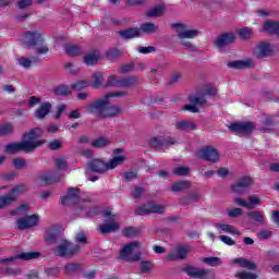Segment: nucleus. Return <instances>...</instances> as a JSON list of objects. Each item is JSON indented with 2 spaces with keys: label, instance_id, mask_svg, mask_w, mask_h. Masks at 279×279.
<instances>
[{
  "label": "nucleus",
  "instance_id": "obj_1",
  "mask_svg": "<svg viewBox=\"0 0 279 279\" xmlns=\"http://www.w3.org/2000/svg\"><path fill=\"white\" fill-rule=\"evenodd\" d=\"M123 96H125V92L109 93L105 97L86 105L85 108L87 112L101 119L119 117V114H121V108L118 105L110 106V99H112V97Z\"/></svg>",
  "mask_w": 279,
  "mask_h": 279
},
{
  "label": "nucleus",
  "instance_id": "obj_21",
  "mask_svg": "<svg viewBox=\"0 0 279 279\" xmlns=\"http://www.w3.org/2000/svg\"><path fill=\"white\" fill-rule=\"evenodd\" d=\"M234 40H236V36L234 35V33H227V34L220 35L216 39L215 45L216 47H218V49H223V47H228V45H232Z\"/></svg>",
  "mask_w": 279,
  "mask_h": 279
},
{
  "label": "nucleus",
  "instance_id": "obj_4",
  "mask_svg": "<svg viewBox=\"0 0 279 279\" xmlns=\"http://www.w3.org/2000/svg\"><path fill=\"white\" fill-rule=\"evenodd\" d=\"M24 191L25 185H16L10 191L9 194L0 195V210L8 208V206H12V204L19 199V196L23 195Z\"/></svg>",
  "mask_w": 279,
  "mask_h": 279
},
{
  "label": "nucleus",
  "instance_id": "obj_43",
  "mask_svg": "<svg viewBox=\"0 0 279 279\" xmlns=\"http://www.w3.org/2000/svg\"><path fill=\"white\" fill-rule=\"evenodd\" d=\"M238 34L240 38H242V40H250V38L254 36V31H252V28L244 27V28H240L238 31Z\"/></svg>",
  "mask_w": 279,
  "mask_h": 279
},
{
  "label": "nucleus",
  "instance_id": "obj_60",
  "mask_svg": "<svg viewBox=\"0 0 279 279\" xmlns=\"http://www.w3.org/2000/svg\"><path fill=\"white\" fill-rule=\"evenodd\" d=\"M74 90H84V88H88L87 81H78L73 85Z\"/></svg>",
  "mask_w": 279,
  "mask_h": 279
},
{
  "label": "nucleus",
  "instance_id": "obj_62",
  "mask_svg": "<svg viewBox=\"0 0 279 279\" xmlns=\"http://www.w3.org/2000/svg\"><path fill=\"white\" fill-rule=\"evenodd\" d=\"M65 69H66V71L72 73V75L80 73V68L75 66V64H73V63H66Z\"/></svg>",
  "mask_w": 279,
  "mask_h": 279
},
{
  "label": "nucleus",
  "instance_id": "obj_6",
  "mask_svg": "<svg viewBox=\"0 0 279 279\" xmlns=\"http://www.w3.org/2000/svg\"><path fill=\"white\" fill-rule=\"evenodd\" d=\"M22 40L26 47H38L45 43V35L40 31H31L24 34Z\"/></svg>",
  "mask_w": 279,
  "mask_h": 279
},
{
  "label": "nucleus",
  "instance_id": "obj_50",
  "mask_svg": "<svg viewBox=\"0 0 279 279\" xmlns=\"http://www.w3.org/2000/svg\"><path fill=\"white\" fill-rule=\"evenodd\" d=\"M106 56L110 62H113V60H117V58H119V56H121V50L110 49L106 52Z\"/></svg>",
  "mask_w": 279,
  "mask_h": 279
},
{
  "label": "nucleus",
  "instance_id": "obj_33",
  "mask_svg": "<svg viewBox=\"0 0 279 279\" xmlns=\"http://www.w3.org/2000/svg\"><path fill=\"white\" fill-rule=\"evenodd\" d=\"M163 12H165V4H158V5L150 8L146 12V16H148L149 19H156L158 16H162Z\"/></svg>",
  "mask_w": 279,
  "mask_h": 279
},
{
  "label": "nucleus",
  "instance_id": "obj_49",
  "mask_svg": "<svg viewBox=\"0 0 279 279\" xmlns=\"http://www.w3.org/2000/svg\"><path fill=\"white\" fill-rule=\"evenodd\" d=\"M235 278L240 279H256L258 278L257 274L248 272V271H240L235 274Z\"/></svg>",
  "mask_w": 279,
  "mask_h": 279
},
{
  "label": "nucleus",
  "instance_id": "obj_59",
  "mask_svg": "<svg viewBox=\"0 0 279 279\" xmlns=\"http://www.w3.org/2000/svg\"><path fill=\"white\" fill-rule=\"evenodd\" d=\"M140 269H141L142 274H149V271H151V263L142 262Z\"/></svg>",
  "mask_w": 279,
  "mask_h": 279
},
{
  "label": "nucleus",
  "instance_id": "obj_64",
  "mask_svg": "<svg viewBox=\"0 0 279 279\" xmlns=\"http://www.w3.org/2000/svg\"><path fill=\"white\" fill-rule=\"evenodd\" d=\"M219 239L220 241H222V243H225V245H235L234 240H232V238L228 235H220Z\"/></svg>",
  "mask_w": 279,
  "mask_h": 279
},
{
  "label": "nucleus",
  "instance_id": "obj_24",
  "mask_svg": "<svg viewBox=\"0 0 279 279\" xmlns=\"http://www.w3.org/2000/svg\"><path fill=\"white\" fill-rule=\"evenodd\" d=\"M151 147H161L162 149L167 148L168 145H175V141L171 137H153L150 141Z\"/></svg>",
  "mask_w": 279,
  "mask_h": 279
},
{
  "label": "nucleus",
  "instance_id": "obj_7",
  "mask_svg": "<svg viewBox=\"0 0 279 279\" xmlns=\"http://www.w3.org/2000/svg\"><path fill=\"white\" fill-rule=\"evenodd\" d=\"M193 252V248L190 245L182 244L173 247L167 256L168 260H185L189 254Z\"/></svg>",
  "mask_w": 279,
  "mask_h": 279
},
{
  "label": "nucleus",
  "instance_id": "obj_42",
  "mask_svg": "<svg viewBox=\"0 0 279 279\" xmlns=\"http://www.w3.org/2000/svg\"><path fill=\"white\" fill-rule=\"evenodd\" d=\"M54 167L58 171H66L69 169V163L66 162V158L59 157L54 161Z\"/></svg>",
  "mask_w": 279,
  "mask_h": 279
},
{
  "label": "nucleus",
  "instance_id": "obj_58",
  "mask_svg": "<svg viewBox=\"0 0 279 279\" xmlns=\"http://www.w3.org/2000/svg\"><path fill=\"white\" fill-rule=\"evenodd\" d=\"M48 147L52 151H56L62 147V142H60L59 140H53L48 144Z\"/></svg>",
  "mask_w": 279,
  "mask_h": 279
},
{
  "label": "nucleus",
  "instance_id": "obj_25",
  "mask_svg": "<svg viewBox=\"0 0 279 279\" xmlns=\"http://www.w3.org/2000/svg\"><path fill=\"white\" fill-rule=\"evenodd\" d=\"M88 169L94 173H106V171H108V165L101 159H94L88 163Z\"/></svg>",
  "mask_w": 279,
  "mask_h": 279
},
{
  "label": "nucleus",
  "instance_id": "obj_54",
  "mask_svg": "<svg viewBox=\"0 0 279 279\" xmlns=\"http://www.w3.org/2000/svg\"><path fill=\"white\" fill-rule=\"evenodd\" d=\"M36 53L37 56H45L47 53H49V46L48 45H38L36 48Z\"/></svg>",
  "mask_w": 279,
  "mask_h": 279
},
{
  "label": "nucleus",
  "instance_id": "obj_28",
  "mask_svg": "<svg viewBox=\"0 0 279 279\" xmlns=\"http://www.w3.org/2000/svg\"><path fill=\"white\" fill-rule=\"evenodd\" d=\"M130 84H132V78L121 80L117 75L109 76L107 81L108 86H130Z\"/></svg>",
  "mask_w": 279,
  "mask_h": 279
},
{
  "label": "nucleus",
  "instance_id": "obj_17",
  "mask_svg": "<svg viewBox=\"0 0 279 279\" xmlns=\"http://www.w3.org/2000/svg\"><path fill=\"white\" fill-rule=\"evenodd\" d=\"M234 203L238 206H242V208H248V210H252L256 208V206H260V198L256 195H251L247 197V201L244 198H235Z\"/></svg>",
  "mask_w": 279,
  "mask_h": 279
},
{
  "label": "nucleus",
  "instance_id": "obj_15",
  "mask_svg": "<svg viewBox=\"0 0 279 279\" xmlns=\"http://www.w3.org/2000/svg\"><path fill=\"white\" fill-rule=\"evenodd\" d=\"M254 128V123L252 122H235L229 126V130L236 132V134H252Z\"/></svg>",
  "mask_w": 279,
  "mask_h": 279
},
{
  "label": "nucleus",
  "instance_id": "obj_52",
  "mask_svg": "<svg viewBox=\"0 0 279 279\" xmlns=\"http://www.w3.org/2000/svg\"><path fill=\"white\" fill-rule=\"evenodd\" d=\"M138 232H140L138 228H136V227H129L123 230L124 236H130V238L136 236V234H138Z\"/></svg>",
  "mask_w": 279,
  "mask_h": 279
},
{
  "label": "nucleus",
  "instance_id": "obj_8",
  "mask_svg": "<svg viewBox=\"0 0 279 279\" xmlns=\"http://www.w3.org/2000/svg\"><path fill=\"white\" fill-rule=\"evenodd\" d=\"M172 27L177 29L179 40H191L199 36V31L189 29L186 24H173Z\"/></svg>",
  "mask_w": 279,
  "mask_h": 279
},
{
  "label": "nucleus",
  "instance_id": "obj_23",
  "mask_svg": "<svg viewBox=\"0 0 279 279\" xmlns=\"http://www.w3.org/2000/svg\"><path fill=\"white\" fill-rule=\"evenodd\" d=\"M118 36L122 38V40H132V38H138L141 36V29L138 28H126L118 32Z\"/></svg>",
  "mask_w": 279,
  "mask_h": 279
},
{
  "label": "nucleus",
  "instance_id": "obj_56",
  "mask_svg": "<svg viewBox=\"0 0 279 279\" xmlns=\"http://www.w3.org/2000/svg\"><path fill=\"white\" fill-rule=\"evenodd\" d=\"M138 53L147 54V53H154L156 51V48L154 46H148V47H143L140 46L137 47Z\"/></svg>",
  "mask_w": 279,
  "mask_h": 279
},
{
  "label": "nucleus",
  "instance_id": "obj_18",
  "mask_svg": "<svg viewBox=\"0 0 279 279\" xmlns=\"http://www.w3.org/2000/svg\"><path fill=\"white\" fill-rule=\"evenodd\" d=\"M190 105H185L183 107V110H187L189 112H199V107L197 106H204L206 104V98L204 96H190Z\"/></svg>",
  "mask_w": 279,
  "mask_h": 279
},
{
  "label": "nucleus",
  "instance_id": "obj_37",
  "mask_svg": "<svg viewBox=\"0 0 279 279\" xmlns=\"http://www.w3.org/2000/svg\"><path fill=\"white\" fill-rule=\"evenodd\" d=\"M233 263H236L238 265L244 267L245 269H256V264L250 259L235 258L233 259Z\"/></svg>",
  "mask_w": 279,
  "mask_h": 279
},
{
  "label": "nucleus",
  "instance_id": "obj_14",
  "mask_svg": "<svg viewBox=\"0 0 279 279\" xmlns=\"http://www.w3.org/2000/svg\"><path fill=\"white\" fill-rule=\"evenodd\" d=\"M166 207L162 205L149 203L147 205H142L135 209L136 215H149L150 213H155L158 215H162L165 213Z\"/></svg>",
  "mask_w": 279,
  "mask_h": 279
},
{
  "label": "nucleus",
  "instance_id": "obj_13",
  "mask_svg": "<svg viewBox=\"0 0 279 279\" xmlns=\"http://www.w3.org/2000/svg\"><path fill=\"white\" fill-rule=\"evenodd\" d=\"M254 184V181L250 177H243L231 185L233 193L236 195H243L250 186Z\"/></svg>",
  "mask_w": 279,
  "mask_h": 279
},
{
  "label": "nucleus",
  "instance_id": "obj_38",
  "mask_svg": "<svg viewBox=\"0 0 279 279\" xmlns=\"http://www.w3.org/2000/svg\"><path fill=\"white\" fill-rule=\"evenodd\" d=\"M199 202V193L193 192L186 198L181 201L182 206H189V204H195Z\"/></svg>",
  "mask_w": 279,
  "mask_h": 279
},
{
  "label": "nucleus",
  "instance_id": "obj_47",
  "mask_svg": "<svg viewBox=\"0 0 279 279\" xmlns=\"http://www.w3.org/2000/svg\"><path fill=\"white\" fill-rule=\"evenodd\" d=\"M65 52L68 56H81L82 54V48L78 46H65Z\"/></svg>",
  "mask_w": 279,
  "mask_h": 279
},
{
  "label": "nucleus",
  "instance_id": "obj_61",
  "mask_svg": "<svg viewBox=\"0 0 279 279\" xmlns=\"http://www.w3.org/2000/svg\"><path fill=\"white\" fill-rule=\"evenodd\" d=\"M180 40H181V45L185 47V49H189L190 51H197V47H195V45H192L191 41L186 39H180Z\"/></svg>",
  "mask_w": 279,
  "mask_h": 279
},
{
  "label": "nucleus",
  "instance_id": "obj_40",
  "mask_svg": "<svg viewBox=\"0 0 279 279\" xmlns=\"http://www.w3.org/2000/svg\"><path fill=\"white\" fill-rule=\"evenodd\" d=\"M45 239L48 243H56V240L58 239V231L56 230V227H51L46 231Z\"/></svg>",
  "mask_w": 279,
  "mask_h": 279
},
{
  "label": "nucleus",
  "instance_id": "obj_55",
  "mask_svg": "<svg viewBox=\"0 0 279 279\" xmlns=\"http://www.w3.org/2000/svg\"><path fill=\"white\" fill-rule=\"evenodd\" d=\"M227 215H228V217H232V218L241 217V215H243V209H241V208L228 209Z\"/></svg>",
  "mask_w": 279,
  "mask_h": 279
},
{
  "label": "nucleus",
  "instance_id": "obj_16",
  "mask_svg": "<svg viewBox=\"0 0 279 279\" xmlns=\"http://www.w3.org/2000/svg\"><path fill=\"white\" fill-rule=\"evenodd\" d=\"M38 216L31 215L16 220L17 230H27L38 226Z\"/></svg>",
  "mask_w": 279,
  "mask_h": 279
},
{
  "label": "nucleus",
  "instance_id": "obj_5",
  "mask_svg": "<svg viewBox=\"0 0 279 279\" xmlns=\"http://www.w3.org/2000/svg\"><path fill=\"white\" fill-rule=\"evenodd\" d=\"M120 258L122 260H138L141 258V244L132 242L124 245L120 251Z\"/></svg>",
  "mask_w": 279,
  "mask_h": 279
},
{
  "label": "nucleus",
  "instance_id": "obj_10",
  "mask_svg": "<svg viewBox=\"0 0 279 279\" xmlns=\"http://www.w3.org/2000/svg\"><path fill=\"white\" fill-rule=\"evenodd\" d=\"M276 51L274 50V47L271 44L267 41H260L256 45L254 49V56L257 57L259 60H263L265 58H271Z\"/></svg>",
  "mask_w": 279,
  "mask_h": 279
},
{
  "label": "nucleus",
  "instance_id": "obj_12",
  "mask_svg": "<svg viewBox=\"0 0 279 279\" xmlns=\"http://www.w3.org/2000/svg\"><path fill=\"white\" fill-rule=\"evenodd\" d=\"M80 197H82V192L77 187H70L68 194L61 198V204L63 206H71V204H80Z\"/></svg>",
  "mask_w": 279,
  "mask_h": 279
},
{
  "label": "nucleus",
  "instance_id": "obj_11",
  "mask_svg": "<svg viewBox=\"0 0 279 279\" xmlns=\"http://www.w3.org/2000/svg\"><path fill=\"white\" fill-rule=\"evenodd\" d=\"M197 156L207 162H217L219 160V150L213 146H206L197 151Z\"/></svg>",
  "mask_w": 279,
  "mask_h": 279
},
{
  "label": "nucleus",
  "instance_id": "obj_34",
  "mask_svg": "<svg viewBox=\"0 0 279 279\" xmlns=\"http://www.w3.org/2000/svg\"><path fill=\"white\" fill-rule=\"evenodd\" d=\"M122 162H125V157L123 155L114 156L111 160H109V162H107V171L121 167Z\"/></svg>",
  "mask_w": 279,
  "mask_h": 279
},
{
  "label": "nucleus",
  "instance_id": "obj_20",
  "mask_svg": "<svg viewBox=\"0 0 279 279\" xmlns=\"http://www.w3.org/2000/svg\"><path fill=\"white\" fill-rule=\"evenodd\" d=\"M20 258L21 260H34L36 258H40V253L39 252H27V253H22L15 257H9V258H2L0 259V263H14Z\"/></svg>",
  "mask_w": 279,
  "mask_h": 279
},
{
  "label": "nucleus",
  "instance_id": "obj_26",
  "mask_svg": "<svg viewBox=\"0 0 279 279\" xmlns=\"http://www.w3.org/2000/svg\"><path fill=\"white\" fill-rule=\"evenodd\" d=\"M227 65L229 69H254V61L251 59L231 61Z\"/></svg>",
  "mask_w": 279,
  "mask_h": 279
},
{
  "label": "nucleus",
  "instance_id": "obj_2",
  "mask_svg": "<svg viewBox=\"0 0 279 279\" xmlns=\"http://www.w3.org/2000/svg\"><path fill=\"white\" fill-rule=\"evenodd\" d=\"M43 134L40 129H34L24 135V140L20 143H11L5 146L7 154H19V151H34L38 149L45 141H36Z\"/></svg>",
  "mask_w": 279,
  "mask_h": 279
},
{
  "label": "nucleus",
  "instance_id": "obj_57",
  "mask_svg": "<svg viewBox=\"0 0 279 279\" xmlns=\"http://www.w3.org/2000/svg\"><path fill=\"white\" fill-rule=\"evenodd\" d=\"M13 165H14L15 169H25L27 161H25L22 158H15V159H13Z\"/></svg>",
  "mask_w": 279,
  "mask_h": 279
},
{
  "label": "nucleus",
  "instance_id": "obj_31",
  "mask_svg": "<svg viewBox=\"0 0 279 279\" xmlns=\"http://www.w3.org/2000/svg\"><path fill=\"white\" fill-rule=\"evenodd\" d=\"M263 32L277 34V36H279V22L266 21L263 25Z\"/></svg>",
  "mask_w": 279,
  "mask_h": 279
},
{
  "label": "nucleus",
  "instance_id": "obj_35",
  "mask_svg": "<svg viewBox=\"0 0 279 279\" xmlns=\"http://www.w3.org/2000/svg\"><path fill=\"white\" fill-rule=\"evenodd\" d=\"M140 34L143 32L144 34H156L158 32V26L151 22H146L140 25Z\"/></svg>",
  "mask_w": 279,
  "mask_h": 279
},
{
  "label": "nucleus",
  "instance_id": "obj_39",
  "mask_svg": "<svg viewBox=\"0 0 279 279\" xmlns=\"http://www.w3.org/2000/svg\"><path fill=\"white\" fill-rule=\"evenodd\" d=\"M190 186H191V182L180 181V182L172 184L171 191L178 193L180 191H186V189H189Z\"/></svg>",
  "mask_w": 279,
  "mask_h": 279
},
{
  "label": "nucleus",
  "instance_id": "obj_30",
  "mask_svg": "<svg viewBox=\"0 0 279 279\" xmlns=\"http://www.w3.org/2000/svg\"><path fill=\"white\" fill-rule=\"evenodd\" d=\"M49 112H51L50 102H43L35 111V119H45V117L49 114Z\"/></svg>",
  "mask_w": 279,
  "mask_h": 279
},
{
  "label": "nucleus",
  "instance_id": "obj_36",
  "mask_svg": "<svg viewBox=\"0 0 279 279\" xmlns=\"http://www.w3.org/2000/svg\"><path fill=\"white\" fill-rule=\"evenodd\" d=\"M38 62V58H27V57H21L17 59V63L20 66H23V69H29V66H34Z\"/></svg>",
  "mask_w": 279,
  "mask_h": 279
},
{
  "label": "nucleus",
  "instance_id": "obj_32",
  "mask_svg": "<svg viewBox=\"0 0 279 279\" xmlns=\"http://www.w3.org/2000/svg\"><path fill=\"white\" fill-rule=\"evenodd\" d=\"M247 217L251 219L253 223H259V226H263V223H265V214H263V211H250L247 214Z\"/></svg>",
  "mask_w": 279,
  "mask_h": 279
},
{
  "label": "nucleus",
  "instance_id": "obj_45",
  "mask_svg": "<svg viewBox=\"0 0 279 279\" xmlns=\"http://www.w3.org/2000/svg\"><path fill=\"white\" fill-rule=\"evenodd\" d=\"M53 93L61 97H66V95H71V88L66 85H61V86L54 88Z\"/></svg>",
  "mask_w": 279,
  "mask_h": 279
},
{
  "label": "nucleus",
  "instance_id": "obj_41",
  "mask_svg": "<svg viewBox=\"0 0 279 279\" xmlns=\"http://www.w3.org/2000/svg\"><path fill=\"white\" fill-rule=\"evenodd\" d=\"M14 133V125L12 123H5L0 125V136H10Z\"/></svg>",
  "mask_w": 279,
  "mask_h": 279
},
{
  "label": "nucleus",
  "instance_id": "obj_44",
  "mask_svg": "<svg viewBox=\"0 0 279 279\" xmlns=\"http://www.w3.org/2000/svg\"><path fill=\"white\" fill-rule=\"evenodd\" d=\"M110 143L109 138L106 137H98L96 140H94L92 142V147H97V148H101V147H108V144Z\"/></svg>",
  "mask_w": 279,
  "mask_h": 279
},
{
  "label": "nucleus",
  "instance_id": "obj_9",
  "mask_svg": "<svg viewBox=\"0 0 279 279\" xmlns=\"http://www.w3.org/2000/svg\"><path fill=\"white\" fill-rule=\"evenodd\" d=\"M104 217L106 218V223L99 226L100 232H102V234L117 232L120 226L119 222H117V220L114 219V215H112L110 210H106L104 213Z\"/></svg>",
  "mask_w": 279,
  "mask_h": 279
},
{
  "label": "nucleus",
  "instance_id": "obj_51",
  "mask_svg": "<svg viewBox=\"0 0 279 279\" xmlns=\"http://www.w3.org/2000/svg\"><path fill=\"white\" fill-rule=\"evenodd\" d=\"M191 173V169L189 167H179L173 170L174 175H189Z\"/></svg>",
  "mask_w": 279,
  "mask_h": 279
},
{
  "label": "nucleus",
  "instance_id": "obj_22",
  "mask_svg": "<svg viewBox=\"0 0 279 279\" xmlns=\"http://www.w3.org/2000/svg\"><path fill=\"white\" fill-rule=\"evenodd\" d=\"M219 234H232V235H240L241 232L234 226L226 223V222H218L214 226Z\"/></svg>",
  "mask_w": 279,
  "mask_h": 279
},
{
  "label": "nucleus",
  "instance_id": "obj_48",
  "mask_svg": "<svg viewBox=\"0 0 279 279\" xmlns=\"http://www.w3.org/2000/svg\"><path fill=\"white\" fill-rule=\"evenodd\" d=\"M65 274H75V271H80L82 266L80 264L70 263L64 266Z\"/></svg>",
  "mask_w": 279,
  "mask_h": 279
},
{
  "label": "nucleus",
  "instance_id": "obj_46",
  "mask_svg": "<svg viewBox=\"0 0 279 279\" xmlns=\"http://www.w3.org/2000/svg\"><path fill=\"white\" fill-rule=\"evenodd\" d=\"M203 263H206V265H210V267H219V266H221V258L205 257V258H203Z\"/></svg>",
  "mask_w": 279,
  "mask_h": 279
},
{
  "label": "nucleus",
  "instance_id": "obj_53",
  "mask_svg": "<svg viewBox=\"0 0 279 279\" xmlns=\"http://www.w3.org/2000/svg\"><path fill=\"white\" fill-rule=\"evenodd\" d=\"M104 84V74L96 73L93 75V85L97 88V86H101Z\"/></svg>",
  "mask_w": 279,
  "mask_h": 279
},
{
  "label": "nucleus",
  "instance_id": "obj_63",
  "mask_svg": "<svg viewBox=\"0 0 279 279\" xmlns=\"http://www.w3.org/2000/svg\"><path fill=\"white\" fill-rule=\"evenodd\" d=\"M257 236H258V239H260V241H265V239H269L271 236V231L262 230L258 232Z\"/></svg>",
  "mask_w": 279,
  "mask_h": 279
},
{
  "label": "nucleus",
  "instance_id": "obj_29",
  "mask_svg": "<svg viewBox=\"0 0 279 279\" xmlns=\"http://www.w3.org/2000/svg\"><path fill=\"white\" fill-rule=\"evenodd\" d=\"M99 60H101V52H99V50H94L84 57V62L87 64V66L97 64Z\"/></svg>",
  "mask_w": 279,
  "mask_h": 279
},
{
  "label": "nucleus",
  "instance_id": "obj_19",
  "mask_svg": "<svg viewBox=\"0 0 279 279\" xmlns=\"http://www.w3.org/2000/svg\"><path fill=\"white\" fill-rule=\"evenodd\" d=\"M60 178H62V175H56V172H47L36 179V184L39 186H47L53 184V182H59Z\"/></svg>",
  "mask_w": 279,
  "mask_h": 279
},
{
  "label": "nucleus",
  "instance_id": "obj_3",
  "mask_svg": "<svg viewBox=\"0 0 279 279\" xmlns=\"http://www.w3.org/2000/svg\"><path fill=\"white\" fill-rule=\"evenodd\" d=\"M80 252V245L69 242V240H62L54 248V256H59V258H71L75 256Z\"/></svg>",
  "mask_w": 279,
  "mask_h": 279
},
{
  "label": "nucleus",
  "instance_id": "obj_27",
  "mask_svg": "<svg viewBox=\"0 0 279 279\" xmlns=\"http://www.w3.org/2000/svg\"><path fill=\"white\" fill-rule=\"evenodd\" d=\"M175 128L183 132H193V130H197V124L191 120H181L175 123Z\"/></svg>",
  "mask_w": 279,
  "mask_h": 279
}]
</instances>
